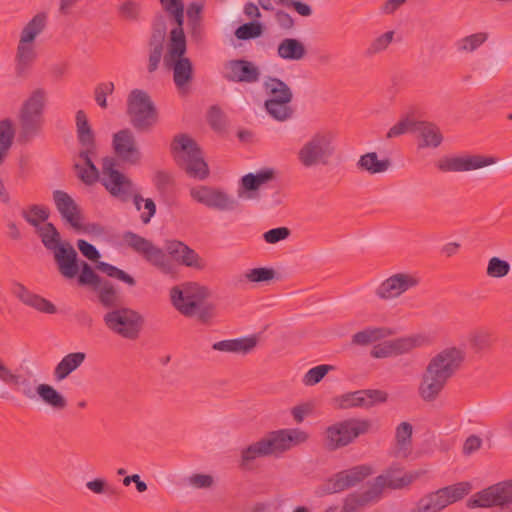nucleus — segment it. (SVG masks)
<instances>
[{"mask_svg":"<svg viewBox=\"0 0 512 512\" xmlns=\"http://www.w3.org/2000/svg\"><path fill=\"white\" fill-rule=\"evenodd\" d=\"M372 472V468L369 465H358L336 473V477L341 490L344 491L362 482Z\"/></svg>","mask_w":512,"mask_h":512,"instance_id":"nucleus-32","label":"nucleus"},{"mask_svg":"<svg viewBox=\"0 0 512 512\" xmlns=\"http://www.w3.org/2000/svg\"><path fill=\"white\" fill-rule=\"evenodd\" d=\"M114 84L112 82L100 83L95 89V101L101 108L107 107L106 97L112 94Z\"/></svg>","mask_w":512,"mask_h":512,"instance_id":"nucleus-63","label":"nucleus"},{"mask_svg":"<svg viewBox=\"0 0 512 512\" xmlns=\"http://www.w3.org/2000/svg\"><path fill=\"white\" fill-rule=\"evenodd\" d=\"M209 296L208 290L197 283H185L170 290L173 306L184 316L193 317L199 305Z\"/></svg>","mask_w":512,"mask_h":512,"instance_id":"nucleus-11","label":"nucleus"},{"mask_svg":"<svg viewBox=\"0 0 512 512\" xmlns=\"http://www.w3.org/2000/svg\"><path fill=\"white\" fill-rule=\"evenodd\" d=\"M420 476V472H404L400 468H390L385 473L377 476L373 480V484L379 490L380 495L382 496L383 490L385 488L390 489H403L408 487L412 482H414Z\"/></svg>","mask_w":512,"mask_h":512,"instance_id":"nucleus-19","label":"nucleus"},{"mask_svg":"<svg viewBox=\"0 0 512 512\" xmlns=\"http://www.w3.org/2000/svg\"><path fill=\"white\" fill-rule=\"evenodd\" d=\"M417 284L418 280L412 275L397 273L380 284L376 290V295L381 299L395 298Z\"/></svg>","mask_w":512,"mask_h":512,"instance_id":"nucleus-21","label":"nucleus"},{"mask_svg":"<svg viewBox=\"0 0 512 512\" xmlns=\"http://www.w3.org/2000/svg\"><path fill=\"white\" fill-rule=\"evenodd\" d=\"M202 9L203 6L196 2L190 3L187 8L188 25L193 31L200 26Z\"/></svg>","mask_w":512,"mask_h":512,"instance_id":"nucleus-62","label":"nucleus"},{"mask_svg":"<svg viewBox=\"0 0 512 512\" xmlns=\"http://www.w3.org/2000/svg\"><path fill=\"white\" fill-rule=\"evenodd\" d=\"M417 122L418 121L414 120L408 115L404 116L388 130L386 138L392 139L404 135L408 132H415Z\"/></svg>","mask_w":512,"mask_h":512,"instance_id":"nucleus-50","label":"nucleus"},{"mask_svg":"<svg viewBox=\"0 0 512 512\" xmlns=\"http://www.w3.org/2000/svg\"><path fill=\"white\" fill-rule=\"evenodd\" d=\"M494 163L492 157L466 155L441 158L436 166L442 172H466L480 169Z\"/></svg>","mask_w":512,"mask_h":512,"instance_id":"nucleus-16","label":"nucleus"},{"mask_svg":"<svg viewBox=\"0 0 512 512\" xmlns=\"http://www.w3.org/2000/svg\"><path fill=\"white\" fill-rule=\"evenodd\" d=\"M488 38L487 33L479 32L459 39L455 46L458 52H473Z\"/></svg>","mask_w":512,"mask_h":512,"instance_id":"nucleus-48","label":"nucleus"},{"mask_svg":"<svg viewBox=\"0 0 512 512\" xmlns=\"http://www.w3.org/2000/svg\"><path fill=\"white\" fill-rule=\"evenodd\" d=\"M53 253L54 260L57 264L59 273L67 279H73L79 273L80 261L74 247L69 242H64Z\"/></svg>","mask_w":512,"mask_h":512,"instance_id":"nucleus-22","label":"nucleus"},{"mask_svg":"<svg viewBox=\"0 0 512 512\" xmlns=\"http://www.w3.org/2000/svg\"><path fill=\"white\" fill-rule=\"evenodd\" d=\"M96 269L105 273L111 278H116L126 283L129 286H134L136 284L135 279L131 275L110 263L98 261L96 264Z\"/></svg>","mask_w":512,"mask_h":512,"instance_id":"nucleus-49","label":"nucleus"},{"mask_svg":"<svg viewBox=\"0 0 512 512\" xmlns=\"http://www.w3.org/2000/svg\"><path fill=\"white\" fill-rule=\"evenodd\" d=\"M100 182L113 197L122 202H128L134 192L133 182L117 169V161L113 157L103 158Z\"/></svg>","mask_w":512,"mask_h":512,"instance_id":"nucleus-10","label":"nucleus"},{"mask_svg":"<svg viewBox=\"0 0 512 512\" xmlns=\"http://www.w3.org/2000/svg\"><path fill=\"white\" fill-rule=\"evenodd\" d=\"M127 115L130 124L139 132L150 131L158 122V110L150 95L142 89H133L127 97Z\"/></svg>","mask_w":512,"mask_h":512,"instance_id":"nucleus-5","label":"nucleus"},{"mask_svg":"<svg viewBox=\"0 0 512 512\" xmlns=\"http://www.w3.org/2000/svg\"><path fill=\"white\" fill-rule=\"evenodd\" d=\"M49 210L42 205H31L28 209L22 210V217L33 227H40L41 222H45L49 218Z\"/></svg>","mask_w":512,"mask_h":512,"instance_id":"nucleus-46","label":"nucleus"},{"mask_svg":"<svg viewBox=\"0 0 512 512\" xmlns=\"http://www.w3.org/2000/svg\"><path fill=\"white\" fill-rule=\"evenodd\" d=\"M262 88L267 96L264 107L266 112L275 120L286 121L291 118L293 109L290 103L293 99V92L280 78L275 76H265Z\"/></svg>","mask_w":512,"mask_h":512,"instance_id":"nucleus-4","label":"nucleus"},{"mask_svg":"<svg viewBox=\"0 0 512 512\" xmlns=\"http://www.w3.org/2000/svg\"><path fill=\"white\" fill-rule=\"evenodd\" d=\"M422 338L420 336L402 337L391 340L394 355H401L412 351L421 345Z\"/></svg>","mask_w":512,"mask_h":512,"instance_id":"nucleus-51","label":"nucleus"},{"mask_svg":"<svg viewBox=\"0 0 512 512\" xmlns=\"http://www.w3.org/2000/svg\"><path fill=\"white\" fill-rule=\"evenodd\" d=\"M103 321L110 331L129 340L139 337L144 324V318L139 312L122 306L108 311Z\"/></svg>","mask_w":512,"mask_h":512,"instance_id":"nucleus-9","label":"nucleus"},{"mask_svg":"<svg viewBox=\"0 0 512 512\" xmlns=\"http://www.w3.org/2000/svg\"><path fill=\"white\" fill-rule=\"evenodd\" d=\"M257 342L258 338L255 335H252L215 342L212 345V349L220 352L246 355L256 347Z\"/></svg>","mask_w":512,"mask_h":512,"instance_id":"nucleus-28","label":"nucleus"},{"mask_svg":"<svg viewBox=\"0 0 512 512\" xmlns=\"http://www.w3.org/2000/svg\"><path fill=\"white\" fill-rule=\"evenodd\" d=\"M393 334L390 328L386 327H367L352 337V343L365 346L378 340L384 339Z\"/></svg>","mask_w":512,"mask_h":512,"instance_id":"nucleus-40","label":"nucleus"},{"mask_svg":"<svg viewBox=\"0 0 512 512\" xmlns=\"http://www.w3.org/2000/svg\"><path fill=\"white\" fill-rule=\"evenodd\" d=\"M472 348L476 351L487 349L492 344V335L486 330L475 331L469 338Z\"/></svg>","mask_w":512,"mask_h":512,"instance_id":"nucleus-58","label":"nucleus"},{"mask_svg":"<svg viewBox=\"0 0 512 512\" xmlns=\"http://www.w3.org/2000/svg\"><path fill=\"white\" fill-rule=\"evenodd\" d=\"M36 58V50L34 43L24 42L19 39L16 53V70L22 75Z\"/></svg>","mask_w":512,"mask_h":512,"instance_id":"nucleus-41","label":"nucleus"},{"mask_svg":"<svg viewBox=\"0 0 512 512\" xmlns=\"http://www.w3.org/2000/svg\"><path fill=\"white\" fill-rule=\"evenodd\" d=\"M341 491L342 490L340 488L336 474H334L332 477L328 478L326 481L315 487L314 495L321 498L327 495L339 493Z\"/></svg>","mask_w":512,"mask_h":512,"instance_id":"nucleus-57","label":"nucleus"},{"mask_svg":"<svg viewBox=\"0 0 512 512\" xmlns=\"http://www.w3.org/2000/svg\"><path fill=\"white\" fill-rule=\"evenodd\" d=\"M334 147L329 132H317L298 150L297 159L304 168L328 165Z\"/></svg>","mask_w":512,"mask_h":512,"instance_id":"nucleus-8","label":"nucleus"},{"mask_svg":"<svg viewBox=\"0 0 512 512\" xmlns=\"http://www.w3.org/2000/svg\"><path fill=\"white\" fill-rule=\"evenodd\" d=\"M307 433L300 429H280L270 432L264 440L269 444L270 454L282 453L290 448L305 442Z\"/></svg>","mask_w":512,"mask_h":512,"instance_id":"nucleus-17","label":"nucleus"},{"mask_svg":"<svg viewBox=\"0 0 512 512\" xmlns=\"http://www.w3.org/2000/svg\"><path fill=\"white\" fill-rule=\"evenodd\" d=\"M122 238L125 244L141 255L147 263L155 267L162 274L172 278H175L178 274V266L173 259L186 267L204 268V262L199 254L181 241L172 240L167 242L166 250L168 254H166L163 249L154 245L152 241L132 231L124 232Z\"/></svg>","mask_w":512,"mask_h":512,"instance_id":"nucleus-1","label":"nucleus"},{"mask_svg":"<svg viewBox=\"0 0 512 512\" xmlns=\"http://www.w3.org/2000/svg\"><path fill=\"white\" fill-rule=\"evenodd\" d=\"M512 501V481H502L474 494L468 501L469 507H504Z\"/></svg>","mask_w":512,"mask_h":512,"instance_id":"nucleus-14","label":"nucleus"},{"mask_svg":"<svg viewBox=\"0 0 512 512\" xmlns=\"http://www.w3.org/2000/svg\"><path fill=\"white\" fill-rule=\"evenodd\" d=\"M364 390L355 391L342 396L340 401V407L343 409L350 407H362L366 406V397L364 396Z\"/></svg>","mask_w":512,"mask_h":512,"instance_id":"nucleus-59","label":"nucleus"},{"mask_svg":"<svg viewBox=\"0 0 512 512\" xmlns=\"http://www.w3.org/2000/svg\"><path fill=\"white\" fill-rule=\"evenodd\" d=\"M171 152L179 167L189 177L204 180L209 176L208 164L204 160L200 147L187 134H178L174 137Z\"/></svg>","mask_w":512,"mask_h":512,"instance_id":"nucleus-3","label":"nucleus"},{"mask_svg":"<svg viewBox=\"0 0 512 512\" xmlns=\"http://www.w3.org/2000/svg\"><path fill=\"white\" fill-rule=\"evenodd\" d=\"M307 54L303 42L296 38H284L277 47V55L286 61H300Z\"/></svg>","mask_w":512,"mask_h":512,"instance_id":"nucleus-33","label":"nucleus"},{"mask_svg":"<svg viewBox=\"0 0 512 512\" xmlns=\"http://www.w3.org/2000/svg\"><path fill=\"white\" fill-rule=\"evenodd\" d=\"M15 131L10 120L0 121V165L7 156L14 139Z\"/></svg>","mask_w":512,"mask_h":512,"instance_id":"nucleus-44","label":"nucleus"},{"mask_svg":"<svg viewBox=\"0 0 512 512\" xmlns=\"http://www.w3.org/2000/svg\"><path fill=\"white\" fill-rule=\"evenodd\" d=\"M190 196L197 203L210 209L231 212L238 208V200L226 191L206 185L192 187Z\"/></svg>","mask_w":512,"mask_h":512,"instance_id":"nucleus-13","label":"nucleus"},{"mask_svg":"<svg viewBox=\"0 0 512 512\" xmlns=\"http://www.w3.org/2000/svg\"><path fill=\"white\" fill-rule=\"evenodd\" d=\"M356 165L359 170L374 175L386 172L391 162L388 158L379 159L376 152H368L360 156Z\"/></svg>","mask_w":512,"mask_h":512,"instance_id":"nucleus-37","label":"nucleus"},{"mask_svg":"<svg viewBox=\"0 0 512 512\" xmlns=\"http://www.w3.org/2000/svg\"><path fill=\"white\" fill-rule=\"evenodd\" d=\"M381 499L379 490L372 483L365 491H355L348 494L343 500L344 512H361L367 506L378 502Z\"/></svg>","mask_w":512,"mask_h":512,"instance_id":"nucleus-23","label":"nucleus"},{"mask_svg":"<svg viewBox=\"0 0 512 512\" xmlns=\"http://www.w3.org/2000/svg\"><path fill=\"white\" fill-rule=\"evenodd\" d=\"M36 229L44 247L47 250L54 252L61 247V245H64L65 241H61L60 233L53 223H45Z\"/></svg>","mask_w":512,"mask_h":512,"instance_id":"nucleus-43","label":"nucleus"},{"mask_svg":"<svg viewBox=\"0 0 512 512\" xmlns=\"http://www.w3.org/2000/svg\"><path fill=\"white\" fill-rule=\"evenodd\" d=\"M161 5L166 12L171 14L177 25L183 26L184 23V5L181 0H160Z\"/></svg>","mask_w":512,"mask_h":512,"instance_id":"nucleus-54","label":"nucleus"},{"mask_svg":"<svg viewBox=\"0 0 512 512\" xmlns=\"http://www.w3.org/2000/svg\"><path fill=\"white\" fill-rule=\"evenodd\" d=\"M394 31H387L374 38L364 51L366 57H372L385 51L394 39Z\"/></svg>","mask_w":512,"mask_h":512,"instance_id":"nucleus-47","label":"nucleus"},{"mask_svg":"<svg viewBox=\"0 0 512 512\" xmlns=\"http://www.w3.org/2000/svg\"><path fill=\"white\" fill-rule=\"evenodd\" d=\"M472 489L469 482H459L429 492L419 498L409 512H441L464 498Z\"/></svg>","mask_w":512,"mask_h":512,"instance_id":"nucleus-7","label":"nucleus"},{"mask_svg":"<svg viewBox=\"0 0 512 512\" xmlns=\"http://www.w3.org/2000/svg\"><path fill=\"white\" fill-rule=\"evenodd\" d=\"M36 392L40 399L54 411H63L68 406L65 396L49 384H39Z\"/></svg>","mask_w":512,"mask_h":512,"instance_id":"nucleus-34","label":"nucleus"},{"mask_svg":"<svg viewBox=\"0 0 512 512\" xmlns=\"http://www.w3.org/2000/svg\"><path fill=\"white\" fill-rule=\"evenodd\" d=\"M415 133L421 138L419 148H437L443 141L440 129L431 122L418 121Z\"/></svg>","mask_w":512,"mask_h":512,"instance_id":"nucleus-31","label":"nucleus"},{"mask_svg":"<svg viewBox=\"0 0 512 512\" xmlns=\"http://www.w3.org/2000/svg\"><path fill=\"white\" fill-rule=\"evenodd\" d=\"M369 422L360 420H345L329 426L326 429V445L330 450L344 447L359 435L369 429Z\"/></svg>","mask_w":512,"mask_h":512,"instance_id":"nucleus-12","label":"nucleus"},{"mask_svg":"<svg viewBox=\"0 0 512 512\" xmlns=\"http://www.w3.org/2000/svg\"><path fill=\"white\" fill-rule=\"evenodd\" d=\"M85 359L86 354L84 352H73L65 355L53 370L55 381L61 382L65 380L84 363Z\"/></svg>","mask_w":512,"mask_h":512,"instance_id":"nucleus-30","label":"nucleus"},{"mask_svg":"<svg viewBox=\"0 0 512 512\" xmlns=\"http://www.w3.org/2000/svg\"><path fill=\"white\" fill-rule=\"evenodd\" d=\"M164 64L173 71V81L179 91H186L194 77V68L187 57L166 60Z\"/></svg>","mask_w":512,"mask_h":512,"instance_id":"nucleus-24","label":"nucleus"},{"mask_svg":"<svg viewBox=\"0 0 512 512\" xmlns=\"http://www.w3.org/2000/svg\"><path fill=\"white\" fill-rule=\"evenodd\" d=\"M269 444L264 438L254 442L241 451L240 466L243 469H251L255 459L271 455L268 449Z\"/></svg>","mask_w":512,"mask_h":512,"instance_id":"nucleus-39","label":"nucleus"},{"mask_svg":"<svg viewBox=\"0 0 512 512\" xmlns=\"http://www.w3.org/2000/svg\"><path fill=\"white\" fill-rule=\"evenodd\" d=\"M464 359L463 352L450 347L436 354L428 363L419 385V395L424 401H434L448 380L459 369Z\"/></svg>","mask_w":512,"mask_h":512,"instance_id":"nucleus-2","label":"nucleus"},{"mask_svg":"<svg viewBox=\"0 0 512 512\" xmlns=\"http://www.w3.org/2000/svg\"><path fill=\"white\" fill-rule=\"evenodd\" d=\"M510 271V264L498 257H492L487 266V275L493 278H502Z\"/></svg>","mask_w":512,"mask_h":512,"instance_id":"nucleus-55","label":"nucleus"},{"mask_svg":"<svg viewBox=\"0 0 512 512\" xmlns=\"http://www.w3.org/2000/svg\"><path fill=\"white\" fill-rule=\"evenodd\" d=\"M332 369L330 365H318L309 369L303 377V383L306 386H314L319 383L325 375Z\"/></svg>","mask_w":512,"mask_h":512,"instance_id":"nucleus-56","label":"nucleus"},{"mask_svg":"<svg viewBox=\"0 0 512 512\" xmlns=\"http://www.w3.org/2000/svg\"><path fill=\"white\" fill-rule=\"evenodd\" d=\"M245 277L250 282L270 281L275 277V271L272 268H253L245 273Z\"/></svg>","mask_w":512,"mask_h":512,"instance_id":"nucleus-60","label":"nucleus"},{"mask_svg":"<svg viewBox=\"0 0 512 512\" xmlns=\"http://www.w3.org/2000/svg\"><path fill=\"white\" fill-rule=\"evenodd\" d=\"M94 291L97 293L99 303L104 308L113 310L121 307V296L109 280L105 279Z\"/></svg>","mask_w":512,"mask_h":512,"instance_id":"nucleus-36","label":"nucleus"},{"mask_svg":"<svg viewBox=\"0 0 512 512\" xmlns=\"http://www.w3.org/2000/svg\"><path fill=\"white\" fill-rule=\"evenodd\" d=\"M291 231L287 227H277L266 231L263 234V239L269 244H276L280 241L287 239Z\"/></svg>","mask_w":512,"mask_h":512,"instance_id":"nucleus-61","label":"nucleus"},{"mask_svg":"<svg viewBox=\"0 0 512 512\" xmlns=\"http://www.w3.org/2000/svg\"><path fill=\"white\" fill-rule=\"evenodd\" d=\"M173 183V178L170 173L166 171H157L153 177V184L156 189L163 193Z\"/></svg>","mask_w":512,"mask_h":512,"instance_id":"nucleus-64","label":"nucleus"},{"mask_svg":"<svg viewBox=\"0 0 512 512\" xmlns=\"http://www.w3.org/2000/svg\"><path fill=\"white\" fill-rule=\"evenodd\" d=\"M53 201L61 218L76 230L82 228L81 211L74 199L65 191H53Z\"/></svg>","mask_w":512,"mask_h":512,"instance_id":"nucleus-20","label":"nucleus"},{"mask_svg":"<svg viewBox=\"0 0 512 512\" xmlns=\"http://www.w3.org/2000/svg\"><path fill=\"white\" fill-rule=\"evenodd\" d=\"M263 32V25L256 20L242 24L235 31V36L239 40H249L259 37Z\"/></svg>","mask_w":512,"mask_h":512,"instance_id":"nucleus-52","label":"nucleus"},{"mask_svg":"<svg viewBox=\"0 0 512 512\" xmlns=\"http://www.w3.org/2000/svg\"><path fill=\"white\" fill-rule=\"evenodd\" d=\"M274 178L275 171L272 168H264L256 173H248L240 179L238 195L241 197L244 193H247L246 198H253V192Z\"/></svg>","mask_w":512,"mask_h":512,"instance_id":"nucleus-27","label":"nucleus"},{"mask_svg":"<svg viewBox=\"0 0 512 512\" xmlns=\"http://www.w3.org/2000/svg\"><path fill=\"white\" fill-rule=\"evenodd\" d=\"M97 150H80L78 158L83 162H76L74 168L77 177L86 185H92L100 180L99 170L93 162Z\"/></svg>","mask_w":512,"mask_h":512,"instance_id":"nucleus-26","label":"nucleus"},{"mask_svg":"<svg viewBox=\"0 0 512 512\" xmlns=\"http://www.w3.org/2000/svg\"><path fill=\"white\" fill-rule=\"evenodd\" d=\"M12 293L23 304L30 306L42 313L54 314L56 312V307L52 302L37 294H34L21 283H13Z\"/></svg>","mask_w":512,"mask_h":512,"instance_id":"nucleus-25","label":"nucleus"},{"mask_svg":"<svg viewBox=\"0 0 512 512\" xmlns=\"http://www.w3.org/2000/svg\"><path fill=\"white\" fill-rule=\"evenodd\" d=\"M118 14L126 21L137 22L140 20L141 5L133 0L124 1L118 7Z\"/></svg>","mask_w":512,"mask_h":512,"instance_id":"nucleus-53","label":"nucleus"},{"mask_svg":"<svg viewBox=\"0 0 512 512\" xmlns=\"http://www.w3.org/2000/svg\"><path fill=\"white\" fill-rule=\"evenodd\" d=\"M187 51L186 37L183 26L177 25L170 32L168 51L164 56V61L185 57Z\"/></svg>","mask_w":512,"mask_h":512,"instance_id":"nucleus-35","label":"nucleus"},{"mask_svg":"<svg viewBox=\"0 0 512 512\" xmlns=\"http://www.w3.org/2000/svg\"><path fill=\"white\" fill-rule=\"evenodd\" d=\"M222 75L229 82L255 84L260 81L261 70L252 61L233 59L224 63Z\"/></svg>","mask_w":512,"mask_h":512,"instance_id":"nucleus-15","label":"nucleus"},{"mask_svg":"<svg viewBox=\"0 0 512 512\" xmlns=\"http://www.w3.org/2000/svg\"><path fill=\"white\" fill-rule=\"evenodd\" d=\"M45 100V91L36 89L23 103L19 115L21 143H28L39 135L43 124Z\"/></svg>","mask_w":512,"mask_h":512,"instance_id":"nucleus-6","label":"nucleus"},{"mask_svg":"<svg viewBox=\"0 0 512 512\" xmlns=\"http://www.w3.org/2000/svg\"><path fill=\"white\" fill-rule=\"evenodd\" d=\"M48 13L39 12L32 17L30 21L23 27L20 33V39L24 42L34 43L37 36H39L47 27Z\"/></svg>","mask_w":512,"mask_h":512,"instance_id":"nucleus-38","label":"nucleus"},{"mask_svg":"<svg viewBox=\"0 0 512 512\" xmlns=\"http://www.w3.org/2000/svg\"><path fill=\"white\" fill-rule=\"evenodd\" d=\"M413 427L408 422L400 423L396 428L395 439H396V457H406L409 453L411 446Z\"/></svg>","mask_w":512,"mask_h":512,"instance_id":"nucleus-42","label":"nucleus"},{"mask_svg":"<svg viewBox=\"0 0 512 512\" xmlns=\"http://www.w3.org/2000/svg\"><path fill=\"white\" fill-rule=\"evenodd\" d=\"M112 145L115 154L124 162L136 164L140 161L141 153L130 129L125 128L116 132L113 135Z\"/></svg>","mask_w":512,"mask_h":512,"instance_id":"nucleus-18","label":"nucleus"},{"mask_svg":"<svg viewBox=\"0 0 512 512\" xmlns=\"http://www.w3.org/2000/svg\"><path fill=\"white\" fill-rule=\"evenodd\" d=\"M78 283L81 286H91L93 290L105 280L101 278L93 268L85 261H80Z\"/></svg>","mask_w":512,"mask_h":512,"instance_id":"nucleus-45","label":"nucleus"},{"mask_svg":"<svg viewBox=\"0 0 512 512\" xmlns=\"http://www.w3.org/2000/svg\"><path fill=\"white\" fill-rule=\"evenodd\" d=\"M76 133L81 150H97L95 134L92 130L87 115L83 110H78L75 116Z\"/></svg>","mask_w":512,"mask_h":512,"instance_id":"nucleus-29","label":"nucleus"}]
</instances>
